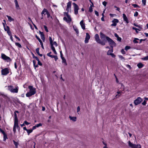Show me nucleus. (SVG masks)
I'll return each instance as SVG.
<instances>
[{"instance_id":"nucleus-1","label":"nucleus","mask_w":148,"mask_h":148,"mask_svg":"<svg viewBox=\"0 0 148 148\" xmlns=\"http://www.w3.org/2000/svg\"><path fill=\"white\" fill-rule=\"evenodd\" d=\"M100 34L101 39L104 40L105 39H106L112 48L111 50H109L107 52V54L108 55H110L113 52V47L116 46V44L111 38L108 36H106L105 34L102 32H100Z\"/></svg>"},{"instance_id":"nucleus-2","label":"nucleus","mask_w":148,"mask_h":148,"mask_svg":"<svg viewBox=\"0 0 148 148\" xmlns=\"http://www.w3.org/2000/svg\"><path fill=\"white\" fill-rule=\"evenodd\" d=\"M28 88L29 89V92H27L26 94L27 97H29L34 95L36 93L35 89L32 86H29Z\"/></svg>"},{"instance_id":"nucleus-3","label":"nucleus","mask_w":148,"mask_h":148,"mask_svg":"<svg viewBox=\"0 0 148 148\" xmlns=\"http://www.w3.org/2000/svg\"><path fill=\"white\" fill-rule=\"evenodd\" d=\"M8 90L11 92L13 93H17L18 92L19 88L18 86H16L15 88L12 85H10L8 86Z\"/></svg>"},{"instance_id":"nucleus-4","label":"nucleus","mask_w":148,"mask_h":148,"mask_svg":"<svg viewBox=\"0 0 148 148\" xmlns=\"http://www.w3.org/2000/svg\"><path fill=\"white\" fill-rule=\"evenodd\" d=\"M95 40L98 43L102 45H106L105 42L101 41L99 38V36L98 34H96L95 36Z\"/></svg>"},{"instance_id":"nucleus-5","label":"nucleus","mask_w":148,"mask_h":148,"mask_svg":"<svg viewBox=\"0 0 148 148\" xmlns=\"http://www.w3.org/2000/svg\"><path fill=\"white\" fill-rule=\"evenodd\" d=\"M65 16H66L67 18L66 17H64L63 18V20L66 21L67 23H70L72 21L71 18L70 16L69 15L68 12H65L64 13Z\"/></svg>"},{"instance_id":"nucleus-6","label":"nucleus","mask_w":148,"mask_h":148,"mask_svg":"<svg viewBox=\"0 0 148 148\" xmlns=\"http://www.w3.org/2000/svg\"><path fill=\"white\" fill-rule=\"evenodd\" d=\"M129 146L131 148H141V146L140 144L135 145L132 144L129 141H128Z\"/></svg>"},{"instance_id":"nucleus-7","label":"nucleus","mask_w":148,"mask_h":148,"mask_svg":"<svg viewBox=\"0 0 148 148\" xmlns=\"http://www.w3.org/2000/svg\"><path fill=\"white\" fill-rule=\"evenodd\" d=\"M1 57L3 60L6 61L8 62H10L11 60V58L7 56L4 53L1 54Z\"/></svg>"},{"instance_id":"nucleus-8","label":"nucleus","mask_w":148,"mask_h":148,"mask_svg":"<svg viewBox=\"0 0 148 148\" xmlns=\"http://www.w3.org/2000/svg\"><path fill=\"white\" fill-rule=\"evenodd\" d=\"M19 127L18 124V120H14V125L13 128V131L15 134L16 132V128Z\"/></svg>"},{"instance_id":"nucleus-9","label":"nucleus","mask_w":148,"mask_h":148,"mask_svg":"<svg viewBox=\"0 0 148 148\" xmlns=\"http://www.w3.org/2000/svg\"><path fill=\"white\" fill-rule=\"evenodd\" d=\"M9 69L7 68L2 69L1 71L2 75H7L9 73Z\"/></svg>"},{"instance_id":"nucleus-10","label":"nucleus","mask_w":148,"mask_h":148,"mask_svg":"<svg viewBox=\"0 0 148 148\" xmlns=\"http://www.w3.org/2000/svg\"><path fill=\"white\" fill-rule=\"evenodd\" d=\"M142 101V99L140 97H138L137 99L134 100V103L135 105H137L140 103Z\"/></svg>"},{"instance_id":"nucleus-11","label":"nucleus","mask_w":148,"mask_h":148,"mask_svg":"<svg viewBox=\"0 0 148 148\" xmlns=\"http://www.w3.org/2000/svg\"><path fill=\"white\" fill-rule=\"evenodd\" d=\"M90 38V36L88 33H86V36L85 38L84 42L85 43H88V40Z\"/></svg>"},{"instance_id":"nucleus-12","label":"nucleus","mask_w":148,"mask_h":148,"mask_svg":"<svg viewBox=\"0 0 148 148\" xmlns=\"http://www.w3.org/2000/svg\"><path fill=\"white\" fill-rule=\"evenodd\" d=\"M41 14H47V18H49L50 17V14L47 10H43L41 13Z\"/></svg>"},{"instance_id":"nucleus-13","label":"nucleus","mask_w":148,"mask_h":148,"mask_svg":"<svg viewBox=\"0 0 148 148\" xmlns=\"http://www.w3.org/2000/svg\"><path fill=\"white\" fill-rule=\"evenodd\" d=\"M123 16L124 21H125L127 23H129V22L128 20V18L127 17L125 14H123Z\"/></svg>"},{"instance_id":"nucleus-14","label":"nucleus","mask_w":148,"mask_h":148,"mask_svg":"<svg viewBox=\"0 0 148 148\" xmlns=\"http://www.w3.org/2000/svg\"><path fill=\"white\" fill-rule=\"evenodd\" d=\"M39 34L40 35V37L41 39L42 40L43 42H44L45 40V37L43 33L40 31H39Z\"/></svg>"},{"instance_id":"nucleus-15","label":"nucleus","mask_w":148,"mask_h":148,"mask_svg":"<svg viewBox=\"0 0 148 148\" xmlns=\"http://www.w3.org/2000/svg\"><path fill=\"white\" fill-rule=\"evenodd\" d=\"M80 25L81 26V27L83 29H85V24L84 23L83 21V20H82L80 23Z\"/></svg>"},{"instance_id":"nucleus-16","label":"nucleus","mask_w":148,"mask_h":148,"mask_svg":"<svg viewBox=\"0 0 148 148\" xmlns=\"http://www.w3.org/2000/svg\"><path fill=\"white\" fill-rule=\"evenodd\" d=\"M69 117L71 120L75 122L77 120V117H72L70 116Z\"/></svg>"},{"instance_id":"nucleus-17","label":"nucleus","mask_w":148,"mask_h":148,"mask_svg":"<svg viewBox=\"0 0 148 148\" xmlns=\"http://www.w3.org/2000/svg\"><path fill=\"white\" fill-rule=\"evenodd\" d=\"M51 49L53 51L54 54H57V53L55 50V49L54 47L53 46V45H51Z\"/></svg>"},{"instance_id":"nucleus-18","label":"nucleus","mask_w":148,"mask_h":148,"mask_svg":"<svg viewBox=\"0 0 148 148\" xmlns=\"http://www.w3.org/2000/svg\"><path fill=\"white\" fill-rule=\"evenodd\" d=\"M144 65L141 63H139L137 65V66L139 68H141L144 66Z\"/></svg>"},{"instance_id":"nucleus-19","label":"nucleus","mask_w":148,"mask_h":148,"mask_svg":"<svg viewBox=\"0 0 148 148\" xmlns=\"http://www.w3.org/2000/svg\"><path fill=\"white\" fill-rule=\"evenodd\" d=\"M36 51L37 54L39 55L41 57L42 56V54L40 53L39 52V48H37L36 49Z\"/></svg>"},{"instance_id":"nucleus-20","label":"nucleus","mask_w":148,"mask_h":148,"mask_svg":"<svg viewBox=\"0 0 148 148\" xmlns=\"http://www.w3.org/2000/svg\"><path fill=\"white\" fill-rule=\"evenodd\" d=\"M7 17L9 21L11 22L12 21H14V19L13 18H12L11 16L7 15Z\"/></svg>"},{"instance_id":"nucleus-21","label":"nucleus","mask_w":148,"mask_h":148,"mask_svg":"<svg viewBox=\"0 0 148 148\" xmlns=\"http://www.w3.org/2000/svg\"><path fill=\"white\" fill-rule=\"evenodd\" d=\"M61 59L62 60V63H64L65 65H67V64L66 59L64 57L62 58Z\"/></svg>"},{"instance_id":"nucleus-22","label":"nucleus","mask_w":148,"mask_h":148,"mask_svg":"<svg viewBox=\"0 0 148 148\" xmlns=\"http://www.w3.org/2000/svg\"><path fill=\"white\" fill-rule=\"evenodd\" d=\"M71 3L70 2H69L67 3V9H69L71 8Z\"/></svg>"},{"instance_id":"nucleus-23","label":"nucleus","mask_w":148,"mask_h":148,"mask_svg":"<svg viewBox=\"0 0 148 148\" xmlns=\"http://www.w3.org/2000/svg\"><path fill=\"white\" fill-rule=\"evenodd\" d=\"M73 4L74 8V9H78V6L76 3H73Z\"/></svg>"},{"instance_id":"nucleus-24","label":"nucleus","mask_w":148,"mask_h":148,"mask_svg":"<svg viewBox=\"0 0 148 148\" xmlns=\"http://www.w3.org/2000/svg\"><path fill=\"white\" fill-rule=\"evenodd\" d=\"M139 29H138L136 28V27H133V28H132V29H133L135 30L136 31V32H137V30L140 31L141 30V29H142V27H139Z\"/></svg>"},{"instance_id":"nucleus-25","label":"nucleus","mask_w":148,"mask_h":148,"mask_svg":"<svg viewBox=\"0 0 148 148\" xmlns=\"http://www.w3.org/2000/svg\"><path fill=\"white\" fill-rule=\"evenodd\" d=\"M13 142L14 144L15 145V146L16 148H17L18 145V143L15 141L14 140H13Z\"/></svg>"},{"instance_id":"nucleus-26","label":"nucleus","mask_w":148,"mask_h":148,"mask_svg":"<svg viewBox=\"0 0 148 148\" xmlns=\"http://www.w3.org/2000/svg\"><path fill=\"white\" fill-rule=\"evenodd\" d=\"M113 23H117L119 22V21L118 19H114V20L112 21Z\"/></svg>"},{"instance_id":"nucleus-27","label":"nucleus","mask_w":148,"mask_h":148,"mask_svg":"<svg viewBox=\"0 0 148 148\" xmlns=\"http://www.w3.org/2000/svg\"><path fill=\"white\" fill-rule=\"evenodd\" d=\"M15 45L16 46H17L19 48H21L22 46L18 42H16L15 43Z\"/></svg>"},{"instance_id":"nucleus-28","label":"nucleus","mask_w":148,"mask_h":148,"mask_svg":"<svg viewBox=\"0 0 148 148\" xmlns=\"http://www.w3.org/2000/svg\"><path fill=\"white\" fill-rule=\"evenodd\" d=\"M49 40L50 43L51 44V45H53V42L52 39L51 37H49Z\"/></svg>"},{"instance_id":"nucleus-29","label":"nucleus","mask_w":148,"mask_h":148,"mask_svg":"<svg viewBox=\"0 0 148 148\" xmlns=\"http://www.w3.org/2000/svg\"><path fill=\"white\" fill-rule=\"evenodd\" d=\"M33 131V130H27V133L28 135H29L30 134V133H31Z\"/></svg>"},{"instance_id":"nucleus-30","label":"nucleus","mask_w":148,"mask_h":148,"mask_svg":"<svg viewBox=\"0 0 148 148\" xmlns=\"http://www.w3.org/2000/svg\"><path fill=\"white\" fill-rule=\"evenodd\" d=\"M14 120H18L16 114L14 112Z\"/></svg>"},{"instance_id":"nucleus-31","label":"nucleus","mask_w":148,"mask_h":148,"mask_svg":"<svg viewBox=\"0 0 148 148\" xmlns=\"http://www.w3.org/2000/svg\"><path fill=\"white\" fill-rule=\"evenodd\" d=\"M118 56L119 58L121 59V60H125V58L123 57L122 56L119 55Z\"/></svg>"},{"instance_id":"nucleus-32","label":"nucleus","mask_w":148,"mask_h":148,"mask_svg":"<svg viewBox=\"0 0 148 148\" xmlns=\"http://www.w3.org/2000/svg\"><path fill=\"white\" fill-rule=\"evenodd\" d=\"M138 40V38H135L133 40L134 43H138V42L137 41V40Z\"/></svg>"},{"instance_id":"nucleus-33","label":"nucleus","mask_w":148,"mask_h":148,"mask_svg":"<svg viewBox=\"0 0 148 148\" xmlns=\"http://www.w3.org/2000/svg\"><path fill=\"white\" fill-rule=\"evenodd\" d=\"M7 138V135L6 134L3 135V141H5Z\"/></svg>"},{"instance_id":"nucleus-34","label":"nucleus","mask_w":148,"mask_h":148,"mask_svg":"<svg viewBox=\"0 0 148 148\" xmlns=\"http://www.w3.org/2000/svg\"><path fill=\"white\" fill-rule=\"evenodd\" d=\"M42 124L41 123H40L36 125L37 127H39L42 126Z\"/></svg>"},{"instance_id":"nucleus-35","label":"nucleus","mask_w":148,"mask_h":148,"mask_svg":"<svg viewBox=\"0 0 148 148\" xmlns=\"http://www.w3.org/2000/svg\"><path fill=\"white\" fill-rule=\"evenodd\" d=\"M130 49V47L128 46H126L125 48V49L127 51L128 49Z\"/></svg>"},{"instance_id":"nucleus-36","label":"nucleus","mask_w":148,"mask_h":148,"mask_svg":"<svg viewBox=\"0 0 148 148\" xmlns=\"http://www.w3.org/2000/svg\"><path fill=\"white\" fill-rule=\"evenodd\" d=\"M4 30L5 31H6L7 32L8 29H8H9V30H10V28L9 27H8V26H7L6 28L4 27Z\"/></svg>"},{"instance_id":"nucleus-37","label":"nucleus","mask_w":148,"mask_h":148,"mask_svg":"<svg viewBox=\"0 0 148 148\" xmlns=\"http://www.w3.org/2000/svg\"><path fill=\"white\" fill-rule=\"evenodd\" d=\"M44 27L45 30L47 32H48V29H47V27L46 25H44Z\"/></svg>"},{"instance_id":"nucleus-38","label":"nucleus","mask_w":148,"mask_h":148,"mask_svg":"<svg viewBox=\"0 0 148 148\" xmlns=\"http://www.w3.org/2000/svg\"><path fill=\"white\" fill-rule=\"evenodd\" d=\"M7 33L8 34V35H9V36H11V32L10 31V30H7Z\"/></svg>"},{"instance_id":"nucleus-39","label":"nucleus","mask_w":148,"mask_h":148,"mask_svg":"<svg viewBox=\"0 0 148 148\" xmlns=\"http://www.w3.org/2000/svg\"><path fill=\"white\" fill-rule=\"evenodd\" d=\"M132 5L134 8H137L139 7L136 4H133Z\"/></svg>"},{"instance_id":"nucleus-40","label":"nucleus","mask_w":148,"mask_h":148,"mask_svg":"<svg viewBox=\"0 0 148 148\" xmlns=\"http://www.w3.org/2000/svg\"><path fill=\"white\" fill-rule=\"evenodd\" d=\"M0 132L2 133L3 135L5 134V132L3 130H2L1 128H0Z\"/></svg>"},{"instance_id":"nucleus-41","label":"nucleus","mask_w":148,"mask_h":148,"mask_svg":"<svg viewBox=\"0 0 148 148\" xmlns=\"http://www.w3.org/2000/svg\"><path fill=\"white\" fill-rule=\"evenodd\" d=\"M142 59L145 60H148V56L143 58H142Z\"/></svg>"},{"instance_id":"nucleus-42","label":"nucleus","mask_w":148,"mask_h":148,"mask_svg":"<svg viewBox=\"0 0 148 148\" xmlns=\"http://www.w3.org/2000/svg\"><path fill=\"white\" fill-rule=\"evenodd\" d=\"M121 52L122 54H125L126 53L125 52V51L124 49H122L121 50Z\"/></svg>"},{"instance_id":"nucleus-43","label":"nucleus","mask_w":148,"mask_h":148,"mask_svg":"<svg viewBox=\"0 0 148 148\" xmlns=\"http://www.w3.org/2000/svg\"><path fill=\"white\" fill-rule=\"evenodd\" d=\"M126 66L127 68H129L130 70L132 69V68L131 66L129 64H126Z\"/></svg>"},{"instance_id":"nucleus-44","label":"nucleus","mask_w":148,"mask_h":148,"mask_svg":"<svg viewBox=\"0 0 148 148\" xmlns=\"http://www.w3.org/2000/svg\"><path fill=\"white\" fill-rule=\"evenodd\" d=\"M146 0H142V2L143 4L145 5L146 4Z\"/></svg>"},{"instance_id":"nucleus-45","label":"nucleus","mask_w":148,"mask_h":148,"mask_svg":"<svg viewBox=\"0 0 148 148\" xmlns=\"http://www.w3.org/2000/svg\"><path fill=\"white\" fill-rule=\"evenodd\" d=\"M33 58H35L37 61L39 60L38 58L37 57L34 56V54H33Z\"/></svg>"},{"instance_id":"nucleus-46","label":"nucleus","mask_w":148,"mask_h":148,"mask_svg":"<svg viewBox=\"0 0 148 148\" xmlns=\"http://www.w3.org/2000/svg\"><path fill=\"white\" fill-rule=\"evenodd\" d=\"M102 4L104 6H106V4H107V2L105 1H104L103 2Z\"/></svg>"},{"instance_id":"nucleus-47","label":"nucleus","mask_w":148,"mask_h":148,"mask_svg":"<svg viewBox=\"0 0 148 148\" xmlns=\"http://www.w3.org/2000/svg\"><path fill=\"white\" fill-rule=\"evenodd\" d=\"M14 36L15 38L16 39H17L18 41H20L21 40H20V38L18 37L17 36H16V35H15Z\"/></svg>"},{"instance_id":"nucleus-48","label":"nucleus","mask_w":148,"mask_h":148,"mask_svg":"<svg viewBox=\"0 0 148 148\" xmlns=\"http://www.w3.org/2000/svg\"><path fill=\"white\" fill-rule=\"evenodd\" d=\"M138 12H136L134 14V16H138Z\"/></svg>"},{"instance_id":"nucleus-49","label":"nucleus","mask_w":148,"mask_h":148,"mask_svg":"<svg viewBox=\"0 0 148 148\" xmlns=\"http://www.w3.org/2000/svg\"><path fill=\"white\" fill-rule=\"evenodd\" d=\"M95 14L97 15V16H98L99 15L98 12L96 10H95Z\"/></svg>"},{"instance_id":"nucleus-50","label":"nucleus","mask_w":148,"mask_h":148,"mask_svg":"<svg viewBox=\"0 0 148 148\" xmlns=\"http://www.w3.org/2000/svg\"><path fill=\"white\" fill-rule=\"evenodd\" d=\"M38 64L40 66H42V64L41 63V62H40V60H38Z\"/></svg>"},{"instance_id":"nucleus-51","label":"nucleus","mask_w":148,"mask_h":148,"mask_svg":"<svg viewBox=\"0 0 148 148\" xmlns=\"http://www.w3.org/2000/svg\"><path fill=\"white\" fill-rule=\"evenodd\" d=\"M117 25V24L115 23H113L111 25V26H116Z\"/></svg>"},{"instance_id":"nucleus-52","label":"nucleus","mask_w":148,"mask_h":148,"mask_svg":"<svg viewBox=\"0 0 148 148\" xmlns=\"http://www.w3.org/2000/svg\"><path fill=\"white\" fill-rule=\"evenodd\" d=\"M117 40L118 41H119V42H121V37H119L117 38Z\"/></svg>"},{"instance_id":"nucleus-53","label":"nucleus","mask_w":148,"mask_h":148,"mask_svg":"<svg viewBox=\"0 0 148 148\" xmlns=\"http://www.w3.org/2000/svg\"><path fill=\"white\" fill-rule=\"evenodd\" d=\"M146 104V101L144 100V101L142 103V104L143 105L145 106Z\"/></svg>"},{"instance_id":"nucleus-54","label":"nucleus","mask_w":148,"mask_h":148,"mask_svg":"<svg viewBox=\"0 0 148 148\" xmlns=\"http://www.w3.org/2000/svg\"><path fill=\"white\" fill-rule=\"evenodd\" d=\"M24 123H25V124L26 125H28L30 124V123H28V122H27L26 121H25L24 122Z\"/></svg>"},{"instance_id":"nucleus-55","label":"nucleus","mask_w":148,"mask_h":148,"mask_svg":"<svg viewBox=\"0 0 148 148\" xmlns=\"http://www.w3.org/2000/svg\"><path fill=\"white\" fill-rule=\"evenodd\" d=\"M35 37L38 40V41H39L41 40L40 38L36 35H35Z\"/></svg>"},{"instance_id":"nucleus-56","label":"nucleus","mask_w":148,"mask_h":148,"mask_svg":"<svg viewBox=\"0 0 148 148\" xmlns=\"http://www.w3.org/2000/svg\"><path fill=\"white\" fill-rule=\"evenodd\" d=\"M53 44V45H54L56 47H57L58 46V44L56 42H54Z\"/></svg>"},{"instance_id":"nucleus-57","label":"nucleus","mask_w":148,"mask_h":148,"mask_svg":"<svg viewBox=\"0 0 148 148\" xmlns=\"http://www.w3.org/2000/svg\"><path fill=\"white\" fill-rule=\"evenodd\" d=\"M110 55L113 58H115L116 56L113 53L111 54Z\"/></svg>"},{"instance_id":"nucleus-58","label":"nucleus","mask_w":148,"mask_h":148,"mask_svg":"<svg viewBox=\"0 0 148 148\" xmlns=\"http://www.w3.org/2000/svg\"><path fill=\"white\" fill-rule=\"evenodd\" d=\"M15 5L16 8L18 9L19 8V5L18 3H15Z\"/></svg>"},{"instance_id":"nucleus-59","label":"nucleus","mask_w":148,"mask_h":148,"mask_svg":"<svg viewBox=\"0 0 148 148\" xmlns=\"http://www.w3.org/2000/svg\"><path fill=\"white\" fill-rule=\"evenodd\" d=\"M77 112H78L80 110V108L79 106H78V107H77Z\"/></svg>"},{"instance_id":"nucleus-60","label":"nucleus","mask_w":148,"mask_h":148,"mask_svg":"<svg viewBox=\"0 0 148 148\" xmlns=\"http://www.w3.org/2000/svg\"><path fill=\"white\" fill-rule=\"evenodd\" d=\"M75 10V14H78V10Z\"/></svg>"},{"instance_id":"nucleus-61","label":"nucleus","mask_w":148,"mask_h":148,"mask_svg":"<svg viewBox=\"0 0 148 148\" xmlns=\"http://www.w3.org/2000/svg\"><path fill=\"white\" fill-rule=\"evenodd\" d=\"M114 36L117 38L119 37L118 35L116 33H115L114 34Z\"/></svg>"},{"instance_id":"nucleus-62","label":"nucleus","mask_w":148,"mask_h":148,"mask_svg":"<svg viewBox=\"0 0 148 148\" xmlns=\"http://www.w3.org/2000/svg\"><path fill=\"white\" fill-rule=\"evenodd\" d=\"M36 128H37V127H36V125H35L33 127L32 130H33L35 129Z\"/></svg>"},{"instance_id":"nucleus-63","label":"nucleus","mask_w":148,"mask_h":148,"mask_svg":"<svg viewBox=\"0 0 148 148\" xmlns=\"http://www.w3.org/2000/svg\"><path fill=\"white\" fill-rule=\"evenodd\" d=\"M54 58L55 61H56L58 59V57L56 56H55Z\"/></svg>"},{"instance_id":"nucleus-64","label":"nucleus","mask_w":148,"mask_h":148,"mask_svg":"<svg viewBox=\"0 0 148 148\" xmlns=\"http://www.w3.org/2000/svg\"><path fill=\"white\" fill-rule=\"evenodd\" d=\"M122 93V92L121 91H118L117 92V93L119 95V94H120Z\"/></svg>"}]
</instances>
